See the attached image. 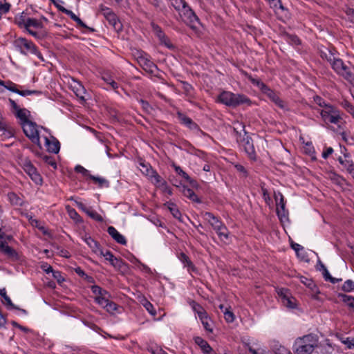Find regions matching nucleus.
Here are the masks:
<instances>
[{"mask_svg":"<svg viewBox=\"0 0 354 354\" xmlns=\"http://www.w3.org/2000/svg\"><path fill=\"white\" fill-rule=\"evenodd\" d=\"M283 37L287 41H288L292 44H300L299 39L296 35H289L288 33H286L283 35Z\"/></svg>","mask_w":354,"mask_h":354,"instance_id":"a18cd8bd","label":"nucleus"},{"mask_svg":"<svg viewBox=\"0 0 354 354\" xmlns=\"http://www.w3.org/2000/svg\"><path fill=\"white\" fill-rule=\"evenodd\" d=\"M107 295H103L102 296H97L95 297V301L104 308L107 306V303L109 301L106 297Z\"/></svg>","mask_w":354,"mask_h":354,"instance_id":"49530a36","label":"nucleus"},{"mask_svg":"<svg viewBox=\"0 0 354 354\" xmlns=\"http://www.w3.org/2000/svg\"><path fill=\"white\" fill-rule=\"evenodd\" d=\"M344 158L345 161L342 165L347 170V171H348L351 170V169L354 167V165L351 160L346 159L348 158V155H345Z\"/></svg>","mask_w":354,"mask_h":354,"instance_id":"4d7b16f0","label":"nucleus"},{"mask_svg":"<svg viewBox=\"0 0 354 354\" xmlns=\"http://www.w3.org/2000/svg\"><path fill=\"white\" fill-rule=\"evenodd\" d=\"M8 197L10 202L13 205L22 206L24 204L23 199L14 192L8 193Z\"/></svg>","mask_w":354,"mask_h":354,"instance_id":"7c9ffc66","label":"nucleus"},{"mask_svg":"<svg viewBox=\"0 0 354 354\" xmlns=\"http://www.w3.org/2000/svg\"><path fill=\"white\" fill-rule=\"evenodd\" d=\"M261 89L266 93H267L269 98L274 102V104L279 108L284 109L286 108V102L282 100L274 91L268 88L266 85L261 83Z\"/></svg>","mask_w":354,"mask_h":354,"instance_id":"2eb2a0df","label":"nucleus"},{"mask_svg":"<svg viewBox=\"0 0 354 354\" xmlns=\"http://www.w3.org/2000/svg\"><path fill=\"white\" fill-rule=\"evenodd\" d=\"M233 131L237 142L243 146L244 151L248 154L250 159L255 160L257 155L252 140L247 135V132L245 130V125L239 122H235L234 124Z\"/></svg>","mask_w":354,"mask_h":354,"instance_id":"f257e3e1","label":"nucleus"},{"mask_svg":"<svg viewBox=\"0 0 354 354\" xmlns=\"http://www.w3.org/2000/svg\"><path fill=\"white\" fill-rule=\"evenodd\" d=\"M218 101L226 106L235 107L242 104H250V100L244 95L223 91L218 97Z\"/></svg>","mask_w":354,"mask_h":354,"instance_id":"20e7f679","label":"nucleus"},{"mask_svg":"<svg viewBox=\"0 0 354 354\" xmlns=\"http://www.w3.org/2000/svg\"><path fill=\"white\" fill-rule=\"evenodd\" d=\"M182 192L185 196L187 197L192 201L196 202L198 203H201V199L198 197V196L195 194V192L190 188H188L186 186H183Z\"/></svg>","mask_w":354,"mask_h":354,"instance_id":"cd10ccee","label":"nucleus"},{"mask_svg":"<svg viewBox=\"0 0 354 354\" xmlns=\"http://www.w3.org/2000/svg\"><path fill=\"white\" fill-rule=\"evenodd\" d=\"M100 11V13L107 20L109 24L117 32L122 31V24L111 8L101 5Z\"/></svg>","mask_w":354,"mask_h":354,"instance_id":"423d86ee","label":"nucleus"},{"mask_svg":"<svg viewBox=\"0 0 354 354\" xmlns=\"http://www.w3.org/2000/svg\"><path fill=\"white\" fill-rule=\"evenodd\" d=\"M88 216H89L91 218L98 221V222H102L103 221V218L102 216L99 214L97 212H95V210H93L91 207L90 209L88 210V212H86V213Z\"/></svg>","mask_w":354,"mask_h":354,"instance_id":"37998d69","label":"nucleus"},{"mask_svg":"<svg viewBox=\"0 0 354 354\" xmlns=\"http://www.w3.org/2000/svg\"><path fill=\"white\" fill-rule=\"evenodd\" d=\"M179 15L185 24L193 30L197 29V25L200 24L199 19L189 6L183 9Z\"/></svg>","mask_w":354,"mask_h":354,"instance_id":"0eeeda50","label":"nucleus"},{"mask_svg":"<svg viewBox=\"0 0 354 354\" xmlns=\"http://www.w3.org/2000/svg\"><path fill=\"white\" fill-rule=\"evenodd\" d=\"M100 254L104 257L106 260L109 261L115 268L121 269L124 266L123 261L115 257L109 250H106L104 253L103 251H100Z\"/></svg>","mask_w":354,"mask_h":354,"instance_id":"f3484780","label":"nucleus"},{"mask_svg":"<svg viewBox=\"0 0 354 354\" xmlns=\"http://www.w3.org/2000/svg\"><path fill=\"white\" fill-rule=\"evenodd\" d=\"M342 290L344 292H351L353 290L354 281L351 279L346 280L342 286Z\"/></svg>","mask_w":354,"mask_h":354,"instance_id":"c03bdc74","label":"nucleus"},{"mask_svg":"<svg viewBox=\"0 0 354 354\" xmlns=\"http://www.w3.org/2000/svg\"><path fill=\"white\" fill-rule=\"evenodd\" d=\"M118 306L115 303L109 301L107 303V306H105V309L107 312L113 313L115 310H117Z\"/></svg>","mask_w":354,"mask_h":354,"instance_id":"6e6d98bb","label":"nucleus"},{"mask_svg":"<svg viewBox=\"0 0 354 354\" xmlns=\"http://www.w3.org/2000/svg\"><path fill=\"white\" fill-rule=\"evenodd\" d=\"M29 221H30V224L32 226H35V227H38L39 230H43L44 229V227H41L39 225V222L38 220H37L35 218H33L32 217H30L29 218Z\"/></svg>","mask_w":354,"mask_h":354,"instance_id":"69168bd1","label":"nucleus"},{"mask_svg":"<svg viewBox=\"0 0 354 354\" xmlns=\"http://www.w3.org/2000/svg\"><path fill=\"white\" fill-rule=\"evenodd\" d=\"M5 87L8 90L16 93L21 96H27L32 94L39 95L41 93V91L37 90H19L17 88V85L12 82H9L8 85L5 86Z\"/></svg>","mask_w":354,"mask_h":354,"instance_id":"6ab92c4d","label":"nucleus"},{"mask_svg":"<svg viewBox=\"0 0 354 354\" xmlns=\"http://www.w3.org/2000/svg\"><path fill=\"white\" fill-rule=\"evenodd\" d=\"M338 298L341 299L344 304L349 307H354V297L350 295H347L343 293H339L337 295Z\"/></svg>","mask_w":354,"mask_h":354,"instance_id":"f704fd0d","label":"nucleus"},{"mask_svg":"<svg viewBox=\"0 0 354 354\" xmlns=\"http://www.w3.org/2000/svg\"><path fill=\"white\" fill-rule=\"evenodd\" d=\"M42 20L47 21L45 17H42L41 19L28 17L26 20H23L22 22L19 21L18 24L20 27H24L27 30H32V28L42 30L44 28Z\"/></svg>","mask_w":354,"mask_h":354,"instance_id":"ddd939ff","label":"nucleus"},{"mask_svg":"<svg viewBox=\"0 0 354 354\" xmlns=\"http://www.w3.org/2000/svg\"><path fill=\"white\" fill-rule=\"evenodd\" d=\"M41 269L47 274L52 272L54 271L52 266L48 265V263H44L41 266Z\"/></svg>","mask_w":354,"mask_h":354,"instance_id":"e2e57ef3","label":"nucleus"},{"mask_svg":"<svg viewBox=\"0 0 354 354\" xmlns=\"http://www.w3.org/2000/svg\"><path fill=\"white\" fill-rule=\"evenodd\" d=\"M92 292L97 296H102L103 295H109L108 292L105 290L102 289L98 286H93L91 287Z\"/></svg>","mask_w":354,"mask_h":354,"instance_id":"8fccbe9b","label":"nucleus"},{"mask_svg":"<svg viewBox=\"0 0 354 354\" xmlns=\"http://www.w3.org/2000/svg\"><path fill=\"white\" fill-rule=\"evenodd\" d=\"M314 102L318 104L321 107H324L326 109V106H329L330 104H328L326 103L325 100L322 99L320 96L315 95L314 97Z\"/></svg>","mask_w":354,"mask_h":354,"instance_id":"864d4df0","label":"nucleus"},{"mask_svg":"<svg viewBox=\"0 0 354 354\" xmlns=\"http://www.w3.org/2000/svg\"><path fill=\"white\" fill-rule=\"evenodd\" d=\"M14 44L15 47L18 48L22 54L27 55L30 53L37 55L39 58H41V53L31 41L24 37H19L15 40Z\"/></svg>","mask_w":354,"mask_h":354,"instance_id":"39448f33","label":"nucleus"},{"mask_svg":"<svg viewBox=\"0 0 354 354\" xmlns=\"http://www.w3.org/2000/svg\"><path fill=\"white\" fill-rule=\"evenodd\" d=\"M86 244L90 247V248L95 253L102 251L100 248L99 243L93 239L91 237H87L84 239Z\"/></svg>","mask_w":354,"mask_h":354,"instance_id":"c9c22d12","label":"nucleus"},{"mask_svg":"<svg viewBox=\"0 0 354 354\" xmlns=\"http://www.w3.org/2000/svg\"><path fill=\"white\" fill-rule=\"evenodd\" d=\"M64 13L68 15L74 21H75L78 26L82 28H87L86 25L77 16L75 15L71 10H67L66 8L61 9Z\"/></svg>","mask_w":354,"mask_h":354,"instance_id":"2f4dec72","label":"nucleus"},{"mask_svg":"<svg viewBox=\"0 0 354 354\" xmlns=\"http://www.w3.org/2000/svg\"><path fill=\"white\" fill-rule=\"evenodd\" d=\"M138 62L146 72L151 75H156V72L158 71V67L147 55H140L138 58Z\"/></svg>","mask_w":354,"mask_h":354,"instance_id":"4468645a","label":"nucleus"},{"mask_svg":"<svg viewBox=\"0 0 354 354\" xmlns=\"http://www.w3.org/2000/svg\"><path fill=\"white\" fill-rule=\"evenodd\" d=\"M53 277L55 279H57L58 283H61L62 281H63L64 280V279L63 278V277L62 275V273L59 271H53Z\"/></svg>","mask_w":354,"mask_h":354,"instance_id":"680f3d73","label":"nucleus"},{"mask_svg":"<svg viewBox=\"0 0 354 354\" xmlns=\"http://www.w3.org/2000/svg\"><path fill=\"white\" fill-rule=\"evenodd\" d=\"M20 165L35 184L41 185L42 178L41 175L28 158L21 159Z\"/></svg>","mask_w":354,"mask_h":354,"instance_id":"6e6552de","label":"nucleus"},{"mask_svg":"<svg viewBox=\"0 0 354 354\" xmlns=\"http://www.w3.org/2000/svg\"><path fill=\"white\" fill-rule=\"evenodd\" d=\"M15 130L3 116H0V138L6 140L15 136Z\"/></svg>","mask_w":354,"mask_h":354,"instance_id":"f8f14e48","label":"nucleus"},{"mask_svg":"<svg viewBox=\"0 0 354 354\" xmlns=\"http://www.w3.org/2000/svg\"><path fill=\"white\" fill-rule=\"evenodd\" d=\"M44 139L46 147L48 152L57 153L59 151L60 144L55 138L52 137L51 140H50L47 137H45Z\"/></svg>","mask_w":354,"mask_h":354,"instance_id":"aec40b11","label":"nucleus"},{"mask_svg":"<svg viewBox=\"0 0 354 354\" xmlns=\"http://www.w3.org/2000/svg\"><path fill=\"white\" fill-rule=\"evenodd\" d=\"M318 339L316 335H308L296 339L294 351L296 354H311L317 346Z\"/></svg>","mask_w":354,"mask_h":354,"instance_id":"f03ea898","label":"nucleus"},{"mask_svg":"<svg viewBox=\"0 0 354 354\" xmlns=\"http://www.w3.org/2000/svg\"><path fill=\"white\" fill-rule=\"evenodd\" d=\"M178 119L180 120L181 124L187 126L190 129H197L198 128L196 123H195L190 118L187 117L184 113L178 111L177 113Z\"/></svg>","mask_w":354,"mask_h":354,"instance_id":"5701e85b","label":"nucleus"},{"mask_svg":"<svg viewBox=\"0 0 354 354\" xmlns=\"http://www.w3.org/2000/svg\"><path fill=\"white\" fill-rule=\"evenodd\" d=\"M66 209L67 210V212L68 214V215L70 216V217L74 220H77L78 218L80 217L79 214H77V212L75 211V209L71 207L69 205H67L66 207Z\"/></svg>","mask_w":354,"mask_h":354,"instance_id":"603ef678","label":"nucleus"},{"mask_svg":"<svg viewBox=\"0 0 354 354\" xmlns=\"http://www.w3.org/2000/svg\"><path fill=\"white\" fill-rule=\"evenodd\" d=\"M165 205L167 207L168 209L174 218L178 219L180 221H183L181 219V213L180 212L176 204L171 202H167L165 204Z\"/></svg>","mask_w":354,"mask_h":354,"instance_id":"c756f323","label":"nucleus"},{"mask_svg":"<svg viewBox=\"0 0 354 354\" xmlns=\"http://www.w3.org/2000/svg\"><path fill=\"white\" fill-rule=\"evenodd\" d=\"M223 313L224 318L227 322L232 323L234 321V315L231 310H230L228 308H225Z\"/></svg>","mask_w":354,"mask_h":354,"instance_id":"de8ad7c7","label":"nucleus"},{"mask_svg":"<svg viewBox=\"0 0 354 354\" xmlns=\"http://www.w3.org/2000/svg\"><path fill=\"white\" fill-rule=\"evenodd\" d=\"M10 104L13 109L15 116L19 120L20 125L27 123L30 121L29 117L30 116V111L26 109H21L17 105L16 102L12 99H9Z\"/></svg>","mask_w":354,"mask_h":354,"instance_id":"9b49d317","label":"nucleus"},{"mask_svg":"<svg viewBox=\"0 0 354 354\" xmlns=\"http://www.w3.org/2000/svg\"><path fill=\"white\" fill-rule=\"evenodd\" d=\"M194 342L197 345L200 346L204 353L209 354L212 351V348L207 343V342L203 339L202 337H196L194 338Z\"/></svg>","mask_w":354,"mask_h":354,"instance_id":"bb28decb","label":"nucleus"},{"mask_svg":"<svg viewBox=\"0 0 354 354\" xmlns=\"http://www.w3.org/2000/svg\"><path fill=\"white\" fill-rule=\"evenodd\" d=\"M285 290H281L279 294L283 297V299H284L283 302H286V305L288 307L294 308L295 307V304L294 302L295 299L293 298H289L286 292H283Z\"/></svg>","mask_w":354,"mask_h":354,"instance_id":"e433bc0d","label":"nucleus"},{"mask_svg":"<svg viewBox=\"0 0 354 354\" xmlns=\"http://www.w3.org/2000/svg\"><path fill=\"white\" fill-rule=\"evenodd\" d=\"M201 321V323L203 326H204L205 329L210 333H212V328L211 327V319L209 317H207L205 318H203Z\"/></svg>","mask_w":354,"mask_h":354,"instance_id":"3c124183","label":"nucleus"},{"mask_svg":"<svg viewBox=\"0 0 354 354\" xmlns=\"http://www.w3.org/2000/svg\"><path fill=\"white\" fill-rule=\"evenodd\" d=\"M321 116L326 123L337 124L342 119L339 111L334 106L329 105L320 112Z\"/></svg>","mask_w":354,"mask_h":354,"instance_id":"9d476101","label":"nucleus"},{"mask_svg":"<svg viewBox=\"0 0 354 354\" xmlns=\"http://www.w3.org/2000/svg\"><path fill=\"white\" fill-rule=\"evenodd\" d=\"M205 217L215 230L220 240L226 243L230 238V232L225 224L211 212H205Z\"/></svg>","mask_w":354,"mask_h":354,"instance_id":"7ed1b4c3","label":"nucleus"},{"mask_svg":"<svg viewBox=\"0 0 354 354\" xmlns=\"http://www.w3.org/2000/svg\"><path fill=\"white\" fill-rule=\"evenodd\" d=\"M333 152V149L332 147H328L322 153V157L324 158H327Z\"/></svg>","mask_w":354,"mask_h":354,"instance_id":"774afa93","label":"nucleus"},{"mask_svg":"<svg viewBox=\"0 0 354 354\" xmlns=\"http://www.w3.org/2000/svg\"><path fill=\"white\" fill-rule=\"evenodd\" d=\"M280 196L279 202H278V197L275 195V201L277 203V214L279 218H282L283 217L286 216L288 214V211L286 210V204L284 201V198L283 195L281 193H279Z\"/></svg>","mask_w":354,"mask_h":354,"instance_id":"412c9836","label":"nucleus"},{"mask_svg":"<svg viewBox=\"0 0 354 354\" xmlns=\"http://www.w3.org/2000/svg\"><path fill=\"white\" fill-rule=\"evenodd\" d=\"M320 56L322 59H326L327 62L330 63V64L333 62V61L336 58L332 51L328 48H325L320 51Z\"/></svg>","mask_w":354,"mask_h":354,"instance_id":"72a5a7b5","label":"nucleus"},{"mask_svg":"<svg viewBox=\"0 0 354 354\" xmlns=\"http://www.w3.org/2000/svg\"><path fill=\"white\" fill-rule=\"evenodd\" d=\"M32 36L37 39H41L46 35L44 30H41L40 32H37L33 30H27Z\"/></svg>","mask_w":354,"mask_h":354,"instance_id":"5fc2aeb1","label":"nucleus"},{"mask_svg":"<svg viewBox=\"0 0 354 354\" xmlns=\"http://www.w3.org/2000/svg\"><path fill=\"white\" fill-rule=\"evenodd\" d=\"M344 64V62L342 59L339 58H335L333 62L330 64V66L334 70V71L338 74L341 69L343 68V65Z\"/></svg>","mask_w":354,"mask_h":354,"instance_id":"4c0bfd02","label":"nucleus"},{"mask_svg":"<svg viewBox=\"0 0 354 354\" xmlns=\"http://www.w3.org/2000/svg\"><path fill=\"white\" fill-rule=\"evenodd\" d=\"M330 179L334 183L339 185H342V181H344V179L341 176L335 174H332V176H330Z\"/></svg>","mask_w":354,"mask_h":354,"instance_id":"13d9d810","label":"nucleus"},{"mask_svg":"<svg viewBox=\"0 0 354 354\" xmlns=\"http://www.w3.org/2000/svg\"><path fill=\"white\" fill-rule=\"evenodd\" d=\"M178 259L184 264V267L187 268L188 271L194 272L196 270L195 266L193 264L189 257L184 252L180 253Z\"/></svg>","mask_w":354,"mask_h":354,"instance_id":"393cba45","label":"nucleus"},{"mask_svg":"<svg viewBox=\"0 0 354 354\" xmlns=\"http://www.w3.org/2000/svg\"><path fill=\"white\" fill-rule=\"evenodd\" d=\"M109 234L118 243L125 245L127 240L123 235L120 234L113 226H109L107 229Z\"/></svg>","mask_w":354,"mask_h":354,"instance_id":"b1692460","label":"nucleus"},{"mask_svg":"<svg viewBox=\"0 0 354 354\" xmlns=\"http://www.w3.org/2000/svg\"><path fill=\"white\" fill-rule=\"evenodd\" d=\"M88 176L95 183H97L100 187H103V186L109 187V183L108 180H106V179L101 178V177L95 176L91 174H89Z\"/></svg>","mask_w":354,"mask_h":354,"instance_id":"ea45409f","label":"nucleus"},{"mask_svg":"<svg viewBox=\"0 0 354 354\" xmlns=\"http://www.w3.org/2000/svg\"><path fill=\"white\" fill-rule=\"evenodd\" d=\"M343 68L340 70L337 75L342 76L347 82L352 83L354 82L353 67L349 63H344Z\"/></svg>","mask_w":354,"mask_h":354,"instance_id":"a211bd4d","label":"nucleus"},{"mask_svg":"<svg viewBox=\"0 0 354 354\" xmlns=\"http://www.w3.org/2000/svg\"><path fill=\"white\" fill-rule=\"evenodd\" d=\"M0 250L1 252L7 255L8 257L17 259L18 258V254L17 252L10 247L6 240L1 241L0 240Z\"/></svg>","mask_w":354,"mask_h":354,"instance_id":"4be33fe9","label":"nucleus"},{"mask_svg":"<svg viewBox=\"0 0 354 354\" xmlns=\"http://www.w3.org/2000/svg\"><path fill=\"white\" fill-rule=\"evenodd\" d=\"M102 79L108 84H109L113 90L116 91L118 89V84L114 81L113 77L109 73H102Z\"/></svg>","mask_w":354,"mask_h":354,"instance_id":"473e14b6","label":"nucleus"},{"mask_svg":"<svg viewBox=\"0 0 354 354\" xmlns=\"http://www.w3.org/2000/svg\"><path fill=\"white\" fill-rule=\"evenodd\" d=\"M141 165L143 167H146L147 175L149 176L151 179H153L156 184L160 183L162 181H163V183H165L161 176L156 171L153 170L151 168H147V167L144 164H141Z\"/></svg>","mask_w":354,"mask_h":354,"instance_id":"c85d7f7f","label":"nucleus"},{"mask_svg":"<svg viewBox=\"0 0 354 354\" xmlns=\"http://www.w3.org/2000/svg\"><path fill=\"white\" fill-rule=\"evenodd\" d=\"M142 305L145 308V309L153 316L156 315V311L151 302L145 299L142 301Z\"/></svg>","mask_w":354,"mask_h":354,"instance_id":"79ce46f5","label":"nucleus"},{"mask_svg":"<svg viewBox=\"0 0 354 354\" xmlns=\"http://www.w3.org/2000/svg\"><path fill=\"white\" fill-rule=\"evenodd\" d=\"M0 295L5 299L6 304L8 306H10L12 308L19 309L18 308L15 306L10 297L6 295L5 289L0 290Z\"/></svg>","mask_w":354,"mask_h":354,"instance_id":"09e8293b","label":"nucleus"},{"mask_svg":"<svg viewBox=\"0 0 354 354\" xmlns=\"http://www.w3.org/2000/svg\"><path fill=\"white\" fill-rule=\"evenodd\" d=\"M75 170L78 173L82 174L84 176L89 175L88 171L81 165H77L75 168Z\"/></svg>","mask_w":354,"mask_h":354,"instance_id":"052dcab7","label":"nucleus"},{"mask_svg":"<svg viewBox=\"0 0 354 354\" xmlns=\"http://www.w3.org/2000/svg\"><path fill=\"white\" fill-rule=\"evenodd\" d=\"M75 272L80 277H85L86 278H88V279H91V277H89L86 273L85 272L81 269V268L80 267H77V268L75 269Z\"/></svg>","mask_w":354,"mask_h":354,"instance_id":"338daca9","label":"nucleus"},{"mask_svg":"<svg viewBox=\"0 0 354 354\" xmlns=\"http://www.w3.org/2000/svg\"><path fill=\"white\" fill-rule=\"evenodd\" d=\"M171 3L172 6L178 10L179 13L188 6L184 0H171Z\"/></svg>","mask_w":354,"mask_h":354,"instance_id":"58836bf2","label":"nucleus"},{"mask_svg":"<svg viewBox=\"0 0 354 354\" xmlns=\"http://www.w3.org/2000/svg\"><path fill=\"white\" fill-rule=\"evenodd\" d=\"M175 170L180 176H181L186 180L189 182L191 185H194L195 184L196 182L192 180L189 175L185 171H184L179 166H175Z\"/></svg>","mask_w":354,"mask_h":354,"instance_id":"a19ab883","label":"nucleus"},{"mask_svg":"<svg viewBox=\"0 0 354 354\" xmlns=\"http://www.w3.org/2000/svg\"><path fill=\"white\" fill-rule=\"evenodd\" d=\"M342 342L346 344L348 348L354 347V338L350 339L347 337L345 340H343Z\"/></svg>","mask_w":354,"mask_h":354,"instance_id":"0e129e2a","label":"nucleus"},{"mask_svg":"<svg viewBox=\"0 0 354 354\" xmlns=\"http://www.w3.org/2000/svg\"><path fill=\"white\" fill-rule=\"evenodd\" d=\"M21 126L24 134L31 140L32 142L36 144L41 149V145L39 140V135L37 124L30 120Z\"/></svg>","mask_w":354,"mask_h":354,"instance_id":"1a4fd4ad","label":"nucleus"},{"mask_svg":"<svg viewBox=\"0 0 354 354\" xmlns=\"http://www.w3.org/2000/svg\"><path fill=\"white\" fill-rule=\"evenodd\" d=\"M74 85H72L71 87L80 99L82 100H85L84 94L86 93V89L81 84L80 82H77L76 80H73Z\"/></svg>","mask_w":354,"mask_h":354,"instance_id":"a878e982","label":"nucleus"},{"mask_svg":"<svg viewBox=\"0 0 354 354\" xmlns=\"http://www.w3.org/2000/svg\"><path fill=\"white\" fill-rule=\"evenodd\" d=\"M43 160L45 161L46 163L51 165L54 169L57 168V163L51 157L48 156H44L43 157Z\"/></svg>","mask_w":354,"mask_h":354,"instance_id":"bf43d9fd","label":"nucleus"},{"mask_svg":"<svg viewBox=\"0 0 354 354\" xmlns=\"http://www.w3.org/2000/svg\"><path fill=\"white\" fill-rule=\"evenodd\" d=\"M151 26L155 35L159 39L161 44L165 45L169 48L174 47L171 44L169 39L165 35L159 26L155 24H152Z\"/></svg>","mask_w":354,"mask_h":354,"instance_id":"dca6fc26","label":"nucleus"}]
</instances>
